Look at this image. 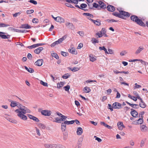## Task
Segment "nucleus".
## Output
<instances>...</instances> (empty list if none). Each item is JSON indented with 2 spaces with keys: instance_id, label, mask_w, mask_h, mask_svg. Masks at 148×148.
<instances>
[{
  "instance_id": "1",
  "label": "nucleus",
  "mask_w": 148,
  "mask_h": 148,
  "mask_svg": "<svg viewBox=\"0 0 148 148\" xmlns=\"http://www.w3.org/2000/svg\"><path fill=\"white\" fill-rule=\"evenodd\" d=\"M20 108L16 110L15 112L17 113V115L21 119L23 120H26L27 119V116L24 115L26 113H30L31 110L25 107V106L20 105Z\"/></svg>"
},
{
  "instance_id": "2",
  "label": "nucleus",
  "mask_w": 148,
  "mask_h": 148,
  "mask_svg": "<svg viewBox=\"0 0 148 148\" xmlns=\"http://www.w3.org/2000/svg\"><path fill=\"white\" fill-rule=\"evenodd\" d=\"M130 19L133 21L135 22L137 24L142 26L145 27V24L142 21L139 19L138 17L135 15H133L130 16Z\"/></svg>"
},
{
  "instance_id": "3",
  "label": "nucleus",
  "mask_w": 148,
  "mask_h": 148,
  "mask_svg": "<svg viewBox=\"0 0 148 148\" xmlns=\"http://www.w3.org/2000/svg\"><path fill=\"white\" fill-rule=\"evenodd\" d=\"M67 37V35H65L63 36L61 38H59L58 40L56 41L51 45V47H54L55 46L62 43Z\"/></svg>"
},
{
  "instance_id": "4",
  "label": "nucleus",
  "mask_w": 148,
  "mask_h": 148,
  "mask_svg": "<svg viewBox=\"0 0 148 148\" xmlns=\"http://www.w3.org/2000/svg\"><path fill=\"white\" fill-rule=\"evenodd\" d=\"M122 104L118 102H115L112 104V107L114 109H120L121 108Z\"/></svg>"
},
{
  "instance_id": "5",
  "label": "nucleus",
  "mask_w": 148,
  "mask_h": 148,
  "mask_svg": "<svg viewBox=\"0 0 148 148\" xmlns=\"http://www.w3.org/2000/svg\"><path fill=\"white\" fill-rule=\"evenodd\" d=\"M42 114L45 116H49L51 114V111L48 110H42L41 111Z\"/></svg>"
},
{
  "instance_id": "6",
  "label": "nucleus",
  "mask_w": 148,
  "mask_h": 148,
  "mask_svg": "<svg viewBox=\"0 0 148 148\" xmlns=\"http://www.w3.org/2000/svg\"><path fill=\"white\" fill-rule=\"evenodd\" d=\"M67 117L66 116H62L61 118L59 119L58 118H55L56 121H54L53 122H58V121H61L65 120L67 118Z\"/></svg>"
},
{
  "instance_id": "7",
  "label": "nucleus",
  "mask_w": 148,
  "mask_h": 148,
  "mask_svg": "<svg viewBox=\"0 0 148 148\" xmlns=\"http://www.w3.org/2000/svg\"><path fill=\"white\" fill-rule=\"evenodd\" d=\"M119 129L121 130H123L124 128L125 127V126L123 125V123L122 122H119L117 124Z\"/></svg>"
},
{
  "instance_id": "8",
  "label": "nucleus",
  "mask_w": 148,
  "mask_h": 148,
  "mask_svg": "<svg viewBox=\"0 0 148 148\" xmlns=\"http://www.w3.org/2000/svg\"><path fill=\"white\" fill-rule=\"evenodd\" d=\"M4 32H0V37L3 39L8 38L10 37V35H8L7 36L2 34H5Z\"/></svg>"
},
{
  "instance_id": "9",
  "label": "nucleus",
  "mask_w": 148,
  "mask_h": 148,
  "mask_svg": "<svg viewBox=\"0 0 148 148\" xmlns=\"http://www.w3.org/2000/svg\"><path fill=\"white\" fill-rule=\"evenodd\" d=\"M131 111L130 113L131 115L134 117H136L138 116V113L135 110L133 109H131Z\"/></svg>"
},
{
  "instance_id": "10",
  "label": "nucleus",
  "mask_w": 148,
  "mask_h": 148,
  "mask_svg": "<svg viewBox=\"0 0 148 148\" xmlns=\"http://www.w3.org/2000/svg\"><path fill=\"white\" fill-rule=\"evenodd\" d=\"M88 18L97 25L99 26L101 25L100 21L99 20L95 21L91 18H89V17H88Z\"/></svg>"
},
{
  "instance_id": "11",
  "label": "nucleus",
  "mask_w": 148,
  "mask_h": 148,
  "mask_svg": "<svg viewBox=\"0 0 148 148\" xmlns=\"http://www.w3.org/2000/svg\"><path fill=\"white\" fill-rule=\"evenodd\" d=\"M120 14L123 16H125L127 17H129L130 16V14L128 12L123 11L120 12Z\"/></svg>"
},
{
  "instance_id": "12",
  "label": "nucleus",
  "mask_w": 148,
  "mask_h": 148,
  "mask_svg": "<svg viewBox=\"0 0 148 148\" xmlns=\"http://www.w3.org/2000/svg\"><path fill=\"white\" fill-rule=\"evenodd\" d=\"M68 51L69 52L73 54L76 55L77 54V52L75 48L73 47H72L71 49H68Z\"/></svg>"
},
{
  "instance_id": "13",
  "label": "nucleus",
  "mask_w": 148,
  "mask_h": 148,
  "mask_svg": "<svg viewBox=\"0 0 148 148\" xmlns=\"http://www.w3.org/2000/svg\"><path fill=\"white\" fill-rule=\"evenodd\" d=\"M99 5V7L102 9H105L106 8V4L102 1H99L98 2Z\"/></svg>"
},
{
  "instance_id": "14",
  "label": "nucleus",
  "mask_w": 148,
  "mask_h": 148,
  "mask_svg": "<svg viewBox=\"0 0 148 148\" xmlns=\"http://www.w3.org/2000/svg\"><path fill=\"white\" fill-rule=\"evenodd\" d=\"M107 10L110 12H112L115 10V7L112 5H109L107 7Z\"/></svg>"
},
{
  "instance_id": "15",
  "label": "nucleus",
  "mask_w": 148,
  "mask_h": 148,
  "mask_svg": "<svg viewBox=\"0 0 148 148\" xmlns=\"http://www.w3.org/2000/svg\"><path fill=\"white\" fill-rule=\"evenodd\" d=\"M90 60L92 62H94L96 60V57L92 54L89 55Z\"/></svg>"
},
{
  "instance_id": "16",
  "label": "nucleus",
  "mask_w": 148,
  "mask_h": 148,
  "mask_svg": "<svg viewBox=\"0 0 148 148\" xmlns=\"http://www.w3.org/2000/svg\"><path fill=\"white\" fill-rule=\"evenodd\" d=\"M21 28H25V29H30L31 28V26L28 24H22L21 26L20 27Z\"/></svg>"
},
{
  "instance_id": "17",
  "label": "nucleus",
  "mask_w": 148,
  "mask_h": 148,
  "mask_svg": "<svg viewBox=\"0 0 148 148\" xmlns=\"http://www.w3.org/2000/svg\"><path fill=\"white\" fill-rule=\"evenodd\" d=\"M83 132V130L82 128L81 127H79L77 129L76 132L77 134L78 135H80L82 134Z\"/></svg>"
},
{
  "instance_id": "18",
  "label": "nucleus",
  "mask_w": 148,
  "mask_h": 148,
  "mask_svg": "<svg viewBox=\"0 0 148 148\" xmlns=\"http://www.w3.org/2000/svg\"><path fill=\"white\" fill-rule=\"evenodd\" d=\"M43 62L42 59L38 60L35 62V64L38 66H40L42 65Z\"/></svg>"
},
{
  "instance_id": "19",
  "label": "nucleus",
  "mask_w": 148,
  "mask_h": 148,
  "mask_svg": "<svg viewBox=\"0 0 148 148\" xmlns=\"http://www.w3.org/2000/svg\"><path fill=\"white\" fill-rule=\"evenodd\" d=\"M56 21L59 23H64V20L63 18L60 16H57V18H56Z\"/></svg>"
},
{
  "instance_id": "20",
  "label": "nucleus",
  "mask_w": 148,
  "mask_h": 148,
  "mask_svg": "<svg viewBox=\"0 0 148 148\" xmlns=\"http://www.w3.org/2000/svg\"><path fill=\"white\" fill-rule=\"evenodd\" d=\"M144 48L142 46L139 47L138 49L136 50L135 52V54L136 55H137Z\"/></svg>"
},
{
  "instance_id": "21",
  "label": "nucleus",
  "mask_w": 148,
  "mask_h": 148,
  "mask_svg": "<svg viewBox=\"0 0 148 148\" xmlns=\"http://www.w3.org/2000/svg\"><path fill=\"white\" fill-rule=\"evenodd\" d=\"M43 49V48L42 47H40L35 49L34 50V52L38 54L41 51H42Z\"/></svg>"
},
{
  "instance_id": "22",
  "label": "nucleus",
  "mask_w": 148,
  "mask_h": 148,
  "mask_svg": "<svg viewBox=\"0 0 148 148\" xmlns=\"http://www.w3.org/2000/svg\"><path fill=\"white\" fill-rule=\"evenodd\" d=\"M67 124L66 121H65L64 123H62L61 125L62 130L63 131H65L66 129V125Z\"/></svg>"
},
{
  "instance_id": "23",
  "label": "nucleus",
  "mask_w": 148,
  "mask_h": 148,
  "mask_svg": "<svg viewBox=\"0 0 148 148\" xmlns=\"http://www.w3.org/2000/svg\"><path fill=\"white\" fill-rule=\"evenodd\" d=\"M112 15L120 18L124 19V16H122L120 13H119L118 12H114L112 13Z\"/></svg>"
},
{
  "instance_id": "24",
  "label": "nucleus",
  "mask_w": 148,
  "mask_h": 148,
  "mask_svg": "<svg viewBox=\"0 0 148 148\" xmlns=\"http://www.w3.org/2000/svg\"><path fill=\"white\" fill-rule=\"evenodd\" d=\"M18 103L16 101H11L10 106L12 107H14L17 106Z\"/></svg>"
},
{
  "instance_id": "25",
  "label": "nucleus",
  "mask_w": 148,
  "mask_h": 148,
  "mask_svg": "<svg viewBox=\"0 0 148 148\" xmlns=\"http://www.w3.org/2000/svg\"><path fill=\"white\" fill-rule=\"evenodd\" d=\"M6 118L9 121H10L11 123H15V124H16L17 123V121L16 120H15L14 119H12V118H8L7 117Z\"/></svg>"
},
{
  "instance_id": "26",
  "label": "nucleus",
  "mask_w": 148,
  "mask_h": 148,
  "mask_svg": "<svg viewBox=\"0 0 148 148\" xmlns=\"http://www.w3.org/2000/svg\"><path fill=\"white\" fill-rule=\"evenodd\" d=\"M140 129L142 131L144 132L147 130L148 128L145 125H143L140 126Z\"/></svg>"
},
{
  "instance_id": "27",
  "label": "nucleus",
  "mask_w": 148,
  "mask_h": 148,
  "mask_svg": "<svg viewBox=\"0 0 148 148\" xmlns=\"http://www.w3.org/2000/svg\"><path fill=\"white\" fill-rule=\"evenodd\" d=\"M83 90L85 93H89L91 91V89L90 88L87 86H86L84 88Z\"/></svg>"
},
{
  "instance_id": "28",
  "label": "nucleus",
  "mask_w": 148,
  "mask_h": 148,
  "mask_svg": "<svg viewBox=\"0 0 148 148\" xmlns=\"http://www.w3.org/2000/svg\"><path fill=\"white\" fill-rule=\"evenodd\" d=\"M64 85V83L62 82H60L57 84V88H60L62 87Z\"/></svg>"
},
{
  "instance_id": "29",
  "label": "nucleus",
  "mask_w": 148,
  "mask_h": 148,
  "mask_svg": "<svg viewBox=\"0 0 148 148\" xmlns=\"http://www.w3.org/2000/svg\"><path fill=\"white\" fill-rule=\"evenodd\" d=\"M64 147L60 145L52 144L51 148H64Z\"/></svg>"
},
{
  "instance_id": "30",
  "label": "nucleus",
  "mask_w": 148,
  "mask_h": 148,
  "mask_svg": "<svg viewBox=\"0 0 148 148\" xmlns=\"http://www.w3.org/2000/svg\"><path fill=\"white\" fill-rule=\"evenodd\" d=\"M143 118H140L138 120L135 121V122H136L138 124H141L143 123Z\"/></svg>"
},
{
  "instance_id": "31",
  "label": "nucleus",
  "mask_w": 148,
  "mask_h": 148,
  "mask_svg": "<svg viewBox=\"0 0 148 148\" xmlns=\"http://www.w3.org/2000/svg\"><path fill=\"white\" fill-rule=\"evenodd\" d=\"M25 69L27 70L28 72L30 73H33L34 72V70L33 69L28 68L26 66H25Z\"/></svg>"
},
{
  "instance_id": "32",
  "label": "nucleus",
  "mask_w": 148,
  "mask_h": 148,
  "mask_svg": "<svg viewBox=\"0 0 148 148\" xmlns=\"http://www.w3.org/2000/svg\"><path fill=\"white\" fill-rule=\"evenodd\" d=\"M38 126L40 128L42 129H44L45 128V125L41 123H38Z\"/></svg>"
},
{
  "instance_id": "33",
  "label": "nucleus",
  "mask_w": 148,
  "mask_h": 148,
  "mask_svg": "<svg viewBox=\"0 0 148 148\" xmlns=\"http://www.w3.org/2000/svg\"><path fill=\"white\" fill-rule=\"evenodd\" d=\"M99 49L100 50H103L105 51L106 53H108V51H107V49L104 46L100 47H99Z\"/></svg>"
},
{
  "instance_id": "34",
  "label": "nucleus",
  "mask_w": 148,
  "mask_h": 148,
  "mask_svg": "<svg viewBox=\"0 0 148 148\" xmlns=\"http://www.w3.org/2000/svg\"><path fill=\"white\" fill-rule=\"evenodd\" d=\"M139 105L140 107L143 108H145L146 106L145 104L143 101H141L140 102Z\"/></svg>"
},
{
  "instance_id": "35",
  "label": "nucleus",
  "mask_w": 148,
  "mask_h": 148,
  "mask_svg": "<svg viewBox=\"0 0 148 148\" xmlns=\"http://www.w3.org/2000/svg\"><path fill=\"white\" fill-rule=\"evenodd\" d=\"M91 42L93 44H95L96 43H98L99 42L98 40H97L96 38H92L91 39Z\"/></svg>"
},
{
  "instance_id": "36",
  "label": "nucleus",
  "mask_w": 148,
  "mask_h": 148,
  "mask_svg": "<svg viewBox=\"0 0 148 148\" xmlns=\"http://www.w3.org/2000/svg\"><path fill=\"white\" fill-rule=\"evenodd\" d=\"M70 69L73 72H75L79 70L80 68L79 67H74L73 68H70Z\"/></svg>"
},
{
  "instance_id": "37",
  "label": "nucleus",
  "mask_w": 148,
  "mask_h": 148,
  "mask_svg": "<svg viewBox=\"0 0 148 148\" xmlns=\"http://www.w3.org/2000/svg\"><path fill=\"white\" fill-rule=\"evenodd\" d=\"M10 25L3 23H0V27H6Z\"/></svg>"
},
{
  "instance_id": "38",
  "label": "nucleus",
  "mask_w": 148,
  "mask_h": 148,
  "mask_svg": "<svg viewBox=\"0 0 148 148\" xmlns=\"http://www.w3.org/2000/svg\"><path fill=\"white\" fill-rule=\"evenodd\" d=\"M52 56L55 57L57 59H58L59 58V57L58 55L55 53H53L51 54Z\"/></svg>"
},
{
  "instance_id": "39",
  "label": "nucleus",
  "mask_w": 148,
  "mask_h": 148,
  "mask_svg": "<svg viewBox=\"0 0 148 148\" xmlns=\"http://www.w3.org/2000/svg\"><path fill=\"white\" fill-rule=\"evenodd\" d=\"M70 76V75L68 73L65 74L64 75L62 76V77L64 79H66L69 78Z\"/></svg>"
},
{
  "instance_id": "40",
  "label": "nucleus",
  "mask_w": 148,
  "mask_h": 148,
  "mask_svg": "<svg viewBox=\"0 0 148 148\" xmlns=\"http://www.w3.org/2000/svg\"><path fill=\"white\" fill-rule=\"evenodd\" d=\"M52 144H46L44 145L45 148H51Z\"/></svg>"
},
{
  "instance_id": "41",
  "label": "nucleus",
  "mask_w": 148,
  "mask_h": 148,
  "mask_svg": "<svg viewBox=\"0 0 148 148\" xmlns=\"http://www.w3.org/2000/svg\"><path fill=\"white\" fill-rule=\"evenodd\" d=\"M107 21L108 23H111L112 22H117L118 21L117 20H115L113 19H108L107 20Z\"/></svg>"
},
{
  "instance_id": "42",
  "label": "nucleus",
  "mask_w": 148,
  "mask_h": 148,
  "mask_svg": "<svg viewBox=\"0 0 148 148\" xmlns=\"http://www.w3.org/2000/svg\"><path fill=\"white\" fill-rule=\"evenodd\" d=\"M139 61H140L142 64H144V65L145 66H146L147 65H148V63L146 62L145 61H143L142 60L140 59V60H139Z\"/></svg>"
},
{
  "instance_id": "43",
  "label": "nucleus",
  "mask_w": 148,
  "mask_h": 148,
  "mask_svg": "<svg viewBox=\"0 0 148 148\" xmlns=\"http://www.w3.org/2000/svg\"><path fill=\"white\" fill-rule=\"evenodd\" d=\"M135 85L134 87V89H136L137 88H138L141 87V86L137 84V83H135Z\"/></svg>"
},
{
  "instance_id": "44",
  "label": "nucleus",
  "mask_w": 148,
  "mask_h": 148,
  "mask_svg": "<svg viewBox=\"0 0 148 148\" xmlns=\"http://www.w3.org/2000/svg\"><path fill=\"white\" fill-rule=\"evenodd\" d=\"M40 84L43 85V86H48V84L46 82H45L43 81H40Z\"/></svg>"
},
{
  "instance_id": "45",
  "label": "nucleus",
  "mask_w": 148,
  "mask_h": 148,
  "mask_svg": "<svg viewBox=\"0 0 148 148\" xmlns=\"http://www.w3.org/2000/svg\"><path fill=\"white\" fill-rule=\"evenodd\" d=\"M83 15L87 16H89L90 18H93V17L92 15L89 13H84Z\"/></svg>"
},
{
  "instance_id": "46",
  "label": "nucleus",
  "mask_w": 148,
  "mask_h": 148,
  "mask_svg": "<svg viewBox=\"0 0 148 148\" xmlns=\"http://www.w3.org/2000/svg\"><path fill=\"white\" fill-rule=\"evenodd\" d=\"M127 53L126 51L125 50L123 51H121L120 53V55L121 56H123Z\"/></svg>"
},
{
  "instance_id": "47",
  "label": "nucleus",
  "mask_w": 148,
  "mask_h": 148,
  "mask_svg": "<svg viewBox=\"0 0 148 148\" xmlns=\"http://www.w3.org/2000/svg\"><path fill=\"white\" fill-rule=\"evenodd\" d=\"M66 122L67 125H70L73 124L75 122V121L74 120L70 121H66Z\"/></svg>"
},
{
  "instance_id": "48",
  "label": "nucleus",
  "mask_w": 148,
  "mask_h": 148,
  "mask_svg": "<svg viewBox=\"0 0 148 148\" xmlns=\"http://www.w3.org/2000/svg\"><path fill=\"white\" fill-rule=\"evenodd\" d=\"M108 53H106L107 54H114V51L113 50H112V49H108Z\"/></svg>"
},
{
  "instance_id": "49",
  "label": "nucleus",
  "mask_w": 148,
  "mask_h": 148,
  "mask_svg": "<svg viewBox=\"0 0 148 148\" xmlns=\"http://www.w3.org/2000/svg\"><path fill=\"white\" fill-rule=\"evenodd\" d=\"M96 35H97L98 36L97 38H101L103 36V35L100 32L97 33L96 34Z\"/></svg>"
},
{
  "instance_id": "50",
  "label": "nucleus",
  "mask_w": 148,
  "mask_h": 148,
  "mask_svg": "<svg viewBox=\"0 0 148 148\" xmlns=\"http://www.w3.org/2000/svg\"><path fill=\"white\" fill-rule=\"evenodd\" d=\"M65 5L71 8H74V7L72 6L71 4L69 3H66Z\"/></svg>"
},
{
  "instance_id": "51",
  "label": "nucleus",
  "mask_w": 148,
  "mask_h": 148,
  "mask_svg": "<svg viewBox=\"0 0 148 148\" xmlns=\"http://www.w3.org/2000/svg\"><path fill=\"white\" fill-rule=\"evenodd\" d=\"M64 90L66 91H68L69 90V89L70 88V86L69 85H67L66 86L64 87Z\"/></svg>"
},
{
  "instance_id": "52",
  "label": "nucleus",
  "mask_w": 148,
  "mask_h": 148,
  "mask_svg": "<svg viewBox=\"0 0 148 148\" xmlns=\"http://www.w3.org/2000/svg\"><path fill=\"white\" fill-rule=\"evenodd\" d=\"M34 12V10H27L26 11V13L27 14H29L33 13Z\"/></svg>"
},
{
  "instance_id": "53",
  "label": "nucleus",
  "mask_w": 148,
  "mask_h": 148,
  "mask_svg": "<svg viewBox=\"0 0 148 148\" xmlns=\"http://www.w3.org/2000/svg\"><path fill=\"white\" fill-rule=\"evenodd\" d=\"M87 7V5L84 3H82L80 5V8L83 9V8H86Z\"/></svg>"
},
{
  "instance_id": "54",
  "label": "nucleus",
  "mask_w": 148,
  "mask_h": 148,
  "mask_svg": "<svg viewBox=\"0 0 148 148\" xmlns=\"http://www.w3.org/2000/svg\"><path fill=\"white\" fill-rule=\"evenodd\" d=\"M100 32L102 34H104L105 33H106V30L104 28H102Z\"/></svg>"
},
{
  "instance_id": "55",
  "label": "nucleus",
  "mask_w": 148,
  "mask_h": 148,
  "mask_svg": "<svg viewBox=\"0 0 148 148\" xmlns=\"http://www.w3.org/2000/svg\"><path fill=\"white\" fill-rule=\"evenodd\" d=\"M131 107L134 108H138L139 107V106L136 104H132Z\"/></svg>"
},
{
  "instance_id": "56",
  "label": "nucleus",
  "mask_w": 148,
  "mask_h": 148,
  "mask_svg": "<svg viewBox=\"0 0 148 148\" xmlns=\"http://www.w3.org/2000/svg\"><path fill=\"white\" fill-rule=\"evenodd\" d=\"M36 129V132L37 134V135L39 136H40V130H39L36 127H35Z\"/></svg>"
},
{
  "instance_id": "57",
  "label": "nucleus",
  "mask_w": 148,
  "mask_h": 148,
  "mask_svg": "<svg viewBox=\"0 0 148 148\" xmlns=\"http://www.w3.org/2000/svg\"><path fill=\"white\" fill-rule=\"evenodd\" d=\"M12 30H13L14 32L20 33V30L17 29H15L12 27H10Z\"/></svg>"
},
{
  "instance_id": "58",
  "label": "nucleus",
  "mask_w": 148,
  "mask_h": 148,
  "mask_svg": "<svg viewBox=\"0 0 148 148\" xmlns=\"http://www.w3.org/2000/svg\"><path fill=\"white\" fill-rule=\"evenodd\" d=\"M29 1L34 5H36L37 4V1L34 0H30Z\"/></svg>"
},
{
  "instance_id": "59",
  "label": "nucleus",
  "mask_w": 148,
  "mask_h": 148,
  "mask_svg": "<svg viewBox=\"0 0 148 148\" xmlns=\"http://www.w3.org/2000/svg\"><path fill=\"white\" fill-rule=\"evenodd\" d=\"M38 20L36 18H34L32 20V22L34 23H38Z\"/></svg>"
},
{
  "instance_id": "60",
  "label": "nucleus",
  "mask_w": 148,
  "mask_h": 148,
  "mask_svg": "<svg viewBox=\"0 0 148 148\" xmlns=\"http://www.w3.org/2000/svg\"><path fill=\"white\" fill-rule=\"evenodd\" d=\"M93 7H94V8H98L99 7V5L95 3H93Z\"/></svg>"
},
{
  "instance_id": "61",
  "label": "nucleus",
  "mask_w": 148,
  "mask_h": 148,
  "mask_svg": "<svg viewBox=\"0 0 148 148\" xmlns=\"http://www.w3.org/2000/svg\"><path fill=\"white\" fill-rule=\"evenodd\" d=\"M36 46L35 44H34L31 46H29L27 47V48L29 49H32L33 48L36 47Z\"/></svg>"
},
{
  "instance_id": "62",
  "label": "nucleus",
  "mask_w": 148,
  "mask_h": 148,
  "mask_svg": "<svg viewBox=\"0 0 148 148\" xmlns=\"http://www.w3.org/2000/svg\"><path fill=\"white\" fill-rule=\"evenodd\" d=\"M61 54L64 56H66L68 55V53L64 51H61Z\"/></svg>"
},
{
  "instance_id": "63",
  "label": "nucleus",
  "mask_w": 148,
  "mask_h": 148,
  "mask_svg": "<svg viewBox=\"0 0 148 148\" xmlns=\"http://www.w3.org/2000/svg\"><path fill=\"white\" fill-rule=\"evenodd\" d=\"M34 121H35L38 122L39 121V120L36 117L34 116L33 117V119H32Z\"/></svg>"
},
{
  "instance_id": "64",
  "label": "nucleus",
  "mask_w": 148,
  "mask_h": 148,
  "mask_svg": "<svg viewBox=\"0 0 148 148\" xmlns=\"http://www.w3.org/2000/svg\"><path fill=\"white\" fill-rule=\"evenodd\" d=\"M21 12L16 13L13 14V16L14 17H16L17 16H18V15H19L21 14Z\"/></svg>"
}]
</instances>
